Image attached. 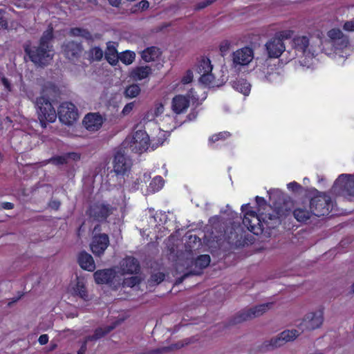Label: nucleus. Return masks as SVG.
<instances>
[{"mask_svg": "<svg viewBox=\"0 0 354 354\" xmlns=\"http://www.w3.org/2000/svg\"><path fill=\"white\" fill-rule=\"evenodd\" d=\"M294 32L291 30H285L275 33L266 44V49L268 57L278 58L285 50L284 40L292 37Z\"/></svg>", "mask_w": 354, "mask_h": 354, "instance_id": "nucleus-3", "label": "nucleus"}, {"mask_svg": "<svg viewBox=\"0 0 354 354\" xmlns=\"http://www.w3.org/2000/svg\"><path fill=\"white\" fill-rule=\"evenodd\" d=\"M216 0H205L204 1L200 2L195 6V10H199L203 9V8H206L207 6L211 5Z\"/></svg>", "mask_w": 354, "mask_h": 354, "instance_id": "nucleus-45", "label": "nucleus"}, {"mask_svg": "<svg viewBox=\"0 0 354 354\" xmlns=\"http://www.w3.org/2000/svg\"><path fill=\"white\" fill-rule=\"evenodd\" d=\"M316 194L310 198V208L313 214L317 217L329 214L333 209V203L330 196L314 189Z\"/></svg>", "mask_w": 354, "mask_h": 354, "instance_id": "nucleus-4", "label": "nucleus"}, {"mask_svg": "<svg viewBox=\"0 0 354 354\" xmlns=\"http://www.w3.org/2000/svg\"><path fill=\"white\" fill-rule=\"evenodd\" d=\"M299 335V331L295 329L286 330L270 341L264 342L259 347V351L261 352H266L280 347L286 342L294 340Z\"/></svg>", "mask_w": 354, "mask_h": 354, "instance_id": "nucleus-7", "label": "nucleus"}, {"mask_svg": "<svg viewBox=\"0 0 354 354\" xmlns=\"http://www.w3.org/2000/svg\"><path fill=\"white\" fill-rule=\"evenodd\" d=\"M104 122V118L99 113H87L83 120L85 128L89 131L99 130Z\"/></svg>", "mask_w": 354, "mask_h": 354, "instance_id": "nucleus-20", "label": "nucleus"}, {"mask_svg": "<svg viewBox=\"0 0 354 354\" xmlns=\"http://www.w3.org/2000/svg\"><path fill=\"white\" fill-rule=\"evenodd\" d=\"M8 28V21L3 17H0V30H6Z\"/></svg>", "mask_w": 354, "mask_h": 354, "instance_id": "nucleus-52", "label": "nucleus"}, {"mask_svg": "<svg viewBox=\"0 0 354 354\" xmlns=\"http://www.w3.org/2000/svg\"><path fill=\"white\" fill-rule=\"evenodd\" d=\"M149 3L146 0H142L141 1L139 2V7L142 10H146L149 8Z\"/></svg>", "mask_w": 354, "mask_h": 354, "instance_id": "nucleus-54", "label": "nucleus"}, {"mask_svg": "<svg viewBox=\"0 0 354 354\" xmlns=\"http://www.w3.org/2000/svg\"><path fill=\"white\" fill-rule=\"evenodd\" d=\"M231 42L228 40H224L219 45V50L222 55H225L230 50Z\"/></svg>", "mask_w": 354, "mask_h": 354, "instance_id": "nucleus-43", "label": "nucleus"}, {"mask_svg": "<svg viewBox=\"0 0 354 354\" xmlns=\"http://www.w3.org/2000/svg\"><path fill=\"white\" fill-rule=\"evenodd\" d=\"M136 57V55L133 52L130 50H126L121 53L119 57V59L124 64L129 65L133 63Z\"/></svg>", "mask_w": 354, "mask_h": 354, "instance_id": "nucleus-36", "label": "nucleus"}, {"mask_svg": "<svg viewBox=\"0 0 354 354\" xmlns=\"http://www.w3.org/2000/svg\"><path fill=\"white\" fill-rule=\"evenodd\" d=\"M324 321V309L321 308L316 312H312L306 315L302 320L301 326L304 329L312 330L320 327Z\"/></svg>", "mask_w": 354, "mask_h": 354, "instance_id": "nucleus-13", "label": "nucleus"}, {"mask_svg": "<svg viewBox=\"0 0 354 354\" xmlns=\"http://www.w3.org/2000/svg\"><path fill=\"white\" fill-rule=\"evenodd\" d=\"M293 46L295 49L301 53L303 55H305L308 48L309 46V38L306 36H298L295 37L293 40Z\"/></svg>", "mask_w": 354, "mask_h": 354, "instance_id": "nucleus-25", "label": "nucleus"}, {"mask_svg": "<svg viewBox=\"0 0 354 354\" xmlns=\"http://www.w3.org/2000/svg\"><path fill=\"white\" fill-rule=\"evenodd\" d=\"M211 259L208 254L199 255L194 261L196 268H199L201 270L207 268L210 263Z\"/></svg>", "mask_w": 354, "mask_h": 354, "instance_id": "nucleus-34", "label": "nucleus"}, {"mask_svg": "<svg viewBox=\"0 0 354 354\" xmlns=\"http://www.w3.org/2000/svg\"><path fill=\"white\" fill-rule=\"evenodd\" d=\"M109 3L113 6V7H116V8H118L121 3H122V0H107Z\"/></svg>", "mask_w": 354, "mask_h": 354, "instance_id": "nucleus-55", "label": "nucleus"}, {"mask_svg": "<svg viewBox=\"0 0 354 354\" xmlns=\"http://www.w3.org/2000/svg\"><path fill=\"white\" fill-rule=\"evenodd\" d=\"M212 65L209 58L202 57L198 60L196 66V71L201 74L200 81L205 84H209L213 79L212 75Z\"/></svg>", "mask_w": 354, "mask_h": 354, "instance_id": "nucleus-14", "label": "nucleus"}, {"mask_svg": "<svg viewBox=\"0 0 354 354\" xmlns=\"http://www.w3.org/2000/svg\"><path fill=\"white\" fill-rule=\"evenodd\" d=\"M334 187L339 188L345 196H354V175L342 174L338 176L334 183Z\"/></svg>", "mask_w": 354, "mask_h": 354, "instance_id": "nucleus-11", "label": "nucleus"}, {"mask_svg": "<svg viewBox=\"0 0 354 354\" xmlns=\"http://www.w3.org/2000/svg\"><path fill=\"white\" fill-rule=\"evenodd\" d=\"M133 107H134L133 102L127 103L123 108L122 112L124 115H127V114L130 113V112L133 110Z\"/></svg>", "mask_w": 354, "mask_h": 354, "instance_id": "nucleus-48", "label": "nucleus"}, {"mask_svg": "<svg viewBox=\"0 0 354 354\" xmlns=\"http://www.w3.org/2000/svg\"><path fill=\"white\" fill-rule=\"evenodd\" d=\"M57 115L63 124L71 125L77 120L78 111L75 104L71 102H65L59 105L57 113Z\"/></svg>", "mask_w": 354, "mask_h": 354, "instance_id": "nucleus-9", "label": "nucleus"}, {"mask_svg": "<svg viewBox=\"0 0 354 354\" xmlns=\"http://www.w3.org/2000/svg\"><path fill=\"white\" fill-rule=\"evenodd\" d=\"M351 288H352V292L354 293V283H353Z\"/></svg>", "mask_w": 354, "mask_h": 354, "instance_id": "nucleus-61", "label": "nucleus"}, {"mask_svg": "<svg viewBox=\"0 0 354 354\" xmlns=\"http://www.w3.org/2000/svg\"><path fill=\"white\" fill-rule=\"evenodd\" d=\"M165 184L163 178L160 176H155L150 182L149 189L152 192H156L160 190Z\"/></svg>", "mask_w": 354, "mask_h": 354, "instance_id": "nucleus-33", "label": "nucleus"}, {"mask_svg": "<svg viewBox=\"0 0 354 354\" xmlns=\"http://www.w3.org/2000/svg\"><path fill=\"white\" fill-rule=\"evenodd\" d=\"M120 269L122 274H137L140 272V265L136 258L127 256L120 261Z\"/></svg>", "mask_w": 354, "mask_h": 354, "instance_id": "nucleus-17", "label": "nucleus"}, {"mask_svg": "<svg viewBox=\"0 0 354 354\" xmlns=\"http://www.w3.org/2000/svg\"><path fill=\"white\" fill-rule=\"evenodd\" d=\"M151 73V68L149 66H138L131 73V76L135 80H142L147 78Z\"/></svg>", "mask_w": 354, "mask_h": 354, "instance_id": "nucleus-30", "label": "nucleus"}, {"mask_svg": "<svg viewBox=\"0 0 354 354\" xmlns=\"http://www.w3.org/2000/svg\"><path fill=\"white\" fill-rule=\"evenodd\" d=\"M273 303H266L262 304L258 306H256L253 308H250L247 310H243L239 312L231 321V324H236L241 323L242 322L246 321L248 319L257 317L261 316L264 313H266L268 310H269Z\"/></svg>", "mask_w": 354, "mask_h": 354, "instance_id": "nucleus-8", "label": "nucleus"}, {"mask_svg": "<svg viewBox=\"0 0 354 354\" xmlns=\"http://www.w3.org/2000/svg\"><path fill=\"white\" fill-rule=\"evenodd\" d=\"M353 197H354V196Z\"/></svg>", "mask_w": 354, "mask_h": 354, "instance_id": "nucleus-63", "label": "nucleus"}, {"mask_svg": "<svg viewBox=\"0 0 354 354\" xmlns=\"http://www.w3.org/2000/svg\"><path fill=\"white\" fill-rule=\"evenodd\" d=\"M140 283V278L138 276H131L123 279L122 285V287L133 288Z\"/></svg>", "mask_w": 354, "mask_h": 354, "instance_id": "nucleus-38", "label": "nucleus"}, {"mask_svg": "<svg viewBox=\"0 0 354 354\" xmlns=\"http://www.w3.org/2000/svg\"><path fill=\"white\" fill-rule=\"evenodd\" d=\"M0 126H1V122H0Z\"/></svg>", "mask_w": 354, "mask_h": 354, "instance_id": "nucleus-62", "label": "nucleus"}, {"mask_svg": "<svg viewBox=\"0 0 354 354\" xmlns=\"http://www.w3.org/2000/svg\"><path fill=\"white\" fill-rule=\"evenodd\" d=\"M97 228H100V225H97V226H95L94 227V231H95Z\"/></svg>", "mask_w": 354, "mask_h": 354, "instance_id": "nucleus-60", "label": "nucleus"}, {"mask_svg": "<svg viewBox=\"0 0 354 354\" xmlns=\"http://www.w3.org/2000/svg\"><path fill=\"white\" fill-rule=\"evenodd\" d=\"M287 187L289 190L293 192H298L303 189L302 186L297 183L296 181H292L287 185Z\"/></svg>", "mask_w": 354, "mask_h": 354, "instance_id": "nucleus-44", "label": "nucleus"}, {"mask_svg": "<svg viewBox=\"0 0 354 354\" xmlns=\"http://www.w3.org/2000/svg\"><path fill=\"white\" fill-rule=\"evenodd\" d=\"M38 342L41 345H45L48 342V336L46 334L41 335L38 339Z\"/></svg>", "mask_w": 354, "mask_h": 354, "instance_id": "nucleus-51", "label": "nucleus"}, {"mask_svg": "<svg viewBox=\"0 0 354 354\" xmlns=\"http://www.w3.org/2000/svg\"><path fill=\"white\" fill-rule=\"evenodd\" d=\"M165 275L162 272H156L151 275L149 279V283L151 286L158 285L164 281Z\"/></svg>", "mask_w": 354, "mask_h": 354, "instance_id": "nucleus-40", "label": "nucleus"}, {"mask_svg": "<svg viewBox=\"0 0 354 354\" xmlns=\"http://www.w3.org/2000/svg\"><path fill=\"white\" fill-rule=\"evenodd\" d=\"M88 2L89 3H97V0H87Z\"/></svg>", "mask_w": 354, "mask_h": 354, "instance_id": "nucleus-58", "label": "nucleus"}, {"mask_svg": "<svg viewBox=\"0 0 354 354\" xmlns=\"http://www.w3.org/2000/svg\"><path fill=\"white\" fill-rule=\"evenodd\" d=\"M149 146V137L147 132L143 130L136 131L129 142V147L132 151L137 153H142L147 151Z\"/></svg>", "mask_w": 354, "mask_h": 354, "instance_id": "nucleus-10", "label": "nucleus"}, {"mask_svg": "<svg viewBox=\"0 0 354 354\" xmlns=\"http://www.w3.org/2000/svg\"><path fill=\"white\" fill-rule=\"evenodd\" d=\"M131 167L130 160L120 151H118L114 156L113 170L118 175H124Z\"/></svg>", "mask_w": 354, "mask_h": 354, "instance_id": "nucleus-19", "label": "nucleus"}, {"mask_svg": "<svg viewBox=\"0 0 354 354\" xmlns=\"http://www.w3.org/2000/svg\"><path fill=\"white\" fill-rule=\"evenodd\" d=\"M23 48L26 55L37 66H46L53 59V50L40 44L37 46H32L30 41H28L23 45Z\"/></svg>", "mask_w": 354, "mask_h": 354, "instance_id": "nucleus-2", "label": "nucleus"}, {"mask_svg": "<svg viewBox=\"0 0 354 354\" xmlns=\"http://www.w3.org/2000/svg\"><path fill=\"white\" fill-rule=\"evenodd\" d=\"M74 292L76 295L79 296L84 301H88L89 297L86 288L82 281H78L73 288Z\"/></svg>", "mask_w": 354, "mask_h": 354, "instance_id": "nucleus-32", "label": "nucleus"}, {"mask_svg": "<svg viewBox=\"0 0 354 354\" xmlns=\"http://www.w3.org/2000/svg\"><path fill=\"white\" fill-rule=\"evenodd\" d=\"M70 34L73 37H82L88 41H93L94 39L91 32L88 30L83 28H72L70 30Z\"/></svg>", "mask_w": 354, "mask_h": 354, "instance_id": "nucleus-29", "label": "nucleus"}, {"mask_svg": "<svg viewBox=\"0 0 354 354\" xmlns=\"http://www.w3.org/2000/svg\"><path fill=\"white\" fill-rule=\"evenodd\" d=\"M295 218L300 223H305L309 220L313 212L310 209H307L306 207H297L292 212Z\"/></svg>", "mask_w": 354, "mask_h": 354, "instance_id": "nucleus-27", "label": "nucleus"}, {"mask_svg": "<svg viewBox=\"0 0 354 354\" xmlns=\"http://www.w3.org/2000/svg\"><path fill=\"white\" fill-rule=\"evenodd\" d=\"M343 29L348 32H354V19L346 21L343 25Z\"/></svg>", "mask_w": 354, "mask_h": 354, "instance_id": "nucleus-46", "label": "nucleus"}, {"mask_svg": "<svg viewBox=\"0 0 354 354\" xmlns=\"http://www.w3.org/2000/svg\"><path fill=\"white\" fill-rule=\"evenodd\" d=\"M24 295V294H21L19 297H15V298H13L12 299V303H15L16 301H17L19 299H21V297ZM11 302H10L8 304V305H10Z\"/></svg>", "mask_w": 354, "mask_h": 354, "instance_id": "nucleus-56", "label": "nucleus"}, {"mask_svg": "<svg viewBox=\"0 0 354 354\" xmlns=\"http://www.w3.org/2000/svg\"><path fill=\"white\" fill-rule=\"evenodd\" d=\"M53 38V28L51 25H50L48 26V28L43 32L39 39V44L53 50V45L51 44V41Z\"/></svg>", "mask_w": 354, "mask_h": 354, "instance_id": "nucleus-26", "label": "nucleus"}, {"mask_svg": "<svg viewBox=\"0 0 354 354\" xmlns=\"http://www.w3.org/2000/svg\"><path fill=\"white\" fill-rule=\"evenodd\" d=\"M140 93V88L138 84H133L127 86L124 91V95L129 98L136 97Z\"/></svg>", "mask_w": 354, "mask_h": 354, "instance_id": "nucleus-37", "label": "nucleus"}, {"mask_svg": "<svg viewBox=\"0 0 354 354\" xmlns=\"http://www.w3.org/2000/svg\"><path fill=\"white\" fill-rule=\"evenodd\" d=\"M186 276L187 274H184L180 279H179L180 282H181Z\"/></svg>", "mask_w": 354, "mask_h": 354, "instance_id": "nucleus-59", "label": "nucleus"}, {"mask_svg": "<svg viewBox=\"0 0 354 354\" xmlns=\"http://www.w3.org/2000/svg\"><path fill=\"white\" fill-rule=\"evenodd\" d=\"M1 80L5 88L9 91H11V84L9 80L5 77H3Z\"/></svg>", "mask_w": 354, "mask_h": 354, "instance_id": "nucleus-53", "label": "nucleus"}, {"mask_svg": "<svg viewBox=\"0 0 354 354\" xmlns=\"http://www.w3.org/2000/svg\"><path fill=\"white\" fill-rule=\"evenodd\" d=\"M328 36L332 40H337L344 37V34L339 28H333L328 32Z\"/></svg>", "mask_w": 354, "mask_h": 354, "instance_id": "nucleus-41", "label": "nucleus"}, {"mask_svg": "<svg viewBox=\"0 0 354 354\" xmlns=\"http://www.w3.org/2000/svg\"><path fill=\"white\" fill-rule=\"evenodd\" d=\"M117 208L106 201H97L91 204L86 214L90 218L98 222L106 221L107 218L113 214Z\"/></svg>", "mask_w": 354, "mask_h": 354, "instance_id": "nucleus-6", "label": "nucleus"}, {"mask_svg": "<svg viewBox=\"0 0 354 354\" xmlns=\"http://www.w3.org/2000/svg\"><path fill=\"white\" fill-rule=\"evenodd\" d=\"M231 84L234 89L244 95H248L250 92L251 85L245 79L236 78Z\"/></svg>", "mask_w": 354, "mask_h": 354, "instance_id": "nucleus-24", "label": "nucleus"}, {"mask_svg": "<svg viewBox=\"0 0 354 354\" xmlns=\"http://www.w3.org/2000/svg\"><path fill=\"white\" fill-rule=\"evenodd\" d=\"M109 245V237L106 234H99L93 236L91 243L92 252L97 257L102 255Z\"/></svg>", "mask_w": 354, "mask_h": 354, "instance_id": "nucleus-15", "label": "nucleus"}, {"mask_svg": "<svg viewBox=\"0 0 354 354\" xmlns=\"http://www.w3.org/2000/svg\"><path fill=\"white\" fill-rule=\"evenodd\" d=\"M105 59L112 66H115L119 59V55L115 47L108 45L104 53Z\"/></svg>", "mask_w": 354, "mask_h": 354, "instance_id": "nucleus-28", "label": "nucleus"}, {"mask_svg": "<svg viewBox=\"0 0 354 354\" xmlns=\"http://www.w3.org/2000/svg\"><path fill=\"white\" fill-rule=\"evenodd\" d=\"M159 55V49L155 46L147 48L141 53V57L143 60L147 62L154 61Z\"/></svg>", "mask_w": 354, "mask_h": 354, "instance_id": "nucleus-31", "label": "nucleus"}, {"mask_svg": "<svg viewBox=\"0 0 354 354\" xmlns=\"http://www.w3.org/2000/svg\"><path fill=\"white\" fill-rule=\"evenodd\" d=\"M230 136L231 133L229 131H221L210 136L209 138L208 142L210 146H212V145L218 141H225Z\"/></svg>", "mask_w": 354, "mask_h": 354, "instance_id": "nucleus-35", "label": "nucleus"}, {"mask_svg": "<svg viewBox=\"0 0 354 354\" xmlns=\"http://www.w3.org/2000/svg\"><path fill=\"white\" fill-rule=\"evenodd\" d=\"M117 272L114 268L97 270L93 274L95 281L97 284H109L113 283Z\"/></svg>", "mask_w": 354, "mask_h": 354, "instance_id": "nucleus-18", "label": "nucleus"}, {"mask_svg": "<svg viewBox=\"0 0 354 354\" xmlns=\"http://www.w3.org/2000/svg\"><path fill=\"white\" fill-rule=\"evenodd\" d=\"M190 100L189 96L177 95L172 100V110L176 114H180L187 111L189 106Z\"/></svg>", "mask_w": 354, "mask_h": 354, "instance_id": "nucleus-22", "label": "nucleus"}, {"mask_svg": "<svg viewBox=\"0 0 354 354\" xmlns=\"http://www.w3.org/2000/svg\"><path fill=\"white\" fill-rule=\"evenodd\" d=\"M254 57L253 49L250 47L245 46L239 49L233 53V62L236 65L245 66L248 65Z\"/></svg>", "mask_w": 354, "mask_h": 354, "instance_id": "nucleus-16", "label": "nucleus"}, {"mask_svg": "<svg viewBox=\"0 0 354 354\" xmlns=\"http://www.w3.org/2000/svg\"><path fill=\"white\" fill-rule=\"evenodd\" d=\"M38 119L42 128H46L47 123H53L56 120L57 113L49 100L41 96L36 100Z\"/></svg>", "mask_w": 354, "mask_h": 354, "instance_id": "nucleus-5", "label": "nucleus"}, {"mask_svg": "<svg viewBox=\"0 0 354 354\" xmlns=\"http://www.w3.org/2000/svg\"><path fill=\"white\" fill-rule=\"evenodd\" d=\"M169 26H170V24H163L162 25V28H167V27H169Z\"/></svg>", "mask_w": 354, "mask_h": 354, "instance_id": "nucleus-57", "label": "nucleus"}, {"mask_svg": "<svg viewBox=\"0 0 354 354\" xmlns=\"http://www.w3.org/2000/svg\"><path fill=\"white\" fill-rule=\"evenodd\" d=\"M0 207L3 209H12L15 205L12 203L10 202H3L0 204Z\"/></svg>", "mask_w": 354, "mask_h": 354, "instance_id": "nucleus-50", "label": "nucleus"}, {"mask_svg": "<svg viewBox=\"0 0 354 354\" xmlns=\"http://www.w3.org/2000/svg\"><path fill=\"white\" fill-rule=\"evenodd\" d=\"M194 75L193 72L191 69L186 71L185 74L181 78V83L183 84H187L193 81Z\"/></svg>", "mask_w": 354, "mask_h": 354, "instance_id": "nucleus-42", "label": "nucleus"}, {"mask_svg": "<svg viewBox=\"0 0 354 354\" xmlns=\"http://www.w3.org/2000/svg\"><path fill=\"white\" fill-rule=\"evenodd\" d=\"M77 262L81 268L93 272L95 269V263L93 257L86 251H82L77 256Z\"/></svg>", "mask_w": 354, "mask_h": 354, "instance_id": "nucleus-23", "label": "nucleus"}, {"mask_svg": "<svg viewBox=\"0 0 354 354\" xmlns=\"http://www.w3.org/2000/svg\"><path fill=\"white\" fill-rule=\"evenodd\" d=\"M62 48L65 57L73 62L80 59L84 50L82 44L75 41L64 43Z\"/></svg>", "mask_w": 354, "mask_h": 354, "instance_id": "nucleus-12", "label": "nucleus"}, {"mask_svg": "<svg viewBox=\"0 0 354 354\" xmlns=\"http://www.w3.org/2000/svg\"><path fill=\"white\" fill-rule=\"evenodd\" d=\"M61 202L57 199H52L48 203V207L54 210H58L60 207Z\"/></svg>", "mask_w": 354, "mask_h": 354, "instance_id": "nucleus-47", "label": "nucleus"}, {"mask_svg": "<svg viewBox=\"0 0 354 354\" xmlns=\"http://www.w3.org/2000/svg\"><path fill=\"white\" fill-rule=\"evenodd\" d=\"M91 59L94 61H100L104 55V52L101 48L95 46L91 48L89 50Z\"/></svg>", "mask_w": 354, "mask_h": 354, "instance_id": "nucleus-39", "label": "nucleus"}, {"mask_svg": "<svg viewBox=\"0 0 354 354\" xmlns=\"http://www.w3.org/2000/svg\"><path fill=\"white\" fill-rule=\"evenodd\" d=\"M169 350V347L158 348L149 351L147 354H160Z\"/></svg>", "mask_w": 354, "mask_h": 354, "instance_id": "nucleus-49", "label": "nucleus"}, {"mask_svg": "<svg viewBox=\"0 0 354 354\" xmlns=\"http://www.w3.org/2000/svg\"><path fill=\"white\" fill-rule=\"evenodd\" d=\"M81 158V155L77 152H67L61 156H54L48 160V163H51L56 166L66 165L68 162L69 160L73 161H79Z\"/></svg>", "mask_w": 354, "mask_h": 354, "instance_id": "nucleus-21", "label": "nucleus"}, {"mask_svg": "<svg viewBox=\"0 0 354 354\" xmlns=\"http://www.w3.org/2000/svg\"><path fill=\"white\" fill-rule=\"evenodd\" d=\"M255 201L259 214L252 209L250 203L242 205L241 208L243 214V224L255 235L277 227L281 223V217L287 215L286 212H288L277 205L276 203H273L275 209H272L263 197L257 196Z\"/></svg>", "mask_w": 354, "mask_h": 354, "instance_id": "nucleus-1", "label": "nucleus"}]
</instances>
